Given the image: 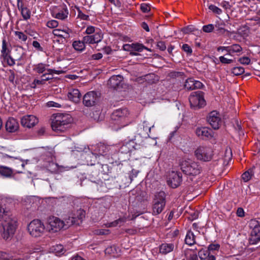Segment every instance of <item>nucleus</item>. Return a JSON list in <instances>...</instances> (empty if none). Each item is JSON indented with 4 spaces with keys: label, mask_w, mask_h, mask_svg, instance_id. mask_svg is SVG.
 Returning a JSON list of instances; mask_svg holds the SVG:
<instances>
[{
    "label": "nucleus",
    "mask_w": 260,
    "mask_h": 260,
    "mask_svg": "<svg viewBox=\"0 0 260 260\" xmlns=\"http://www.w3.org/2000/svg\"><path fill=\"white\" fill-rule=\"evenodd\" d=\"M2 237L6 241L10 240L13 237L17 226V218L13 216L2 223Z\"/></svg>",
    "instance_id": "f257e3e1"
},
{
    "label": "nucleus",
    "mask_w": 260,
    "mask_h": 260,
    "mask_svg": "<svg viewBox=\"0 0 260 260\" xmlns=\"http://www.w3.org/2000/svg\"><path fill=\"white\" fill-rule=\"evenodd\" d=\"M71 122V117L68 115L59 114L52 120L51 127L56 132H64Z\"/></svg>",
    "instance_id": "f03ea898"
},
{
    "label": "nucleus",
    "mask_w": 260,
    "mask_h": 260,
    "mask_svg": "<svg viewBox=\"0 0 260 260\" xmlns=\"http://www.w3.org/2000/svg\"><path fill=\"white\" fill-rule=\"evenodd\" d=\"M182 171L187 175L197 176L201 173L202 168L199 162L192 160H183L180 162Z\"/></svg>",
    "instance_id": "7ed1b4c3"
},
{
    "label": "nucleus",
    "mask_w": 260,
    "mask_h": 260,
    "mask_svg": "<svg viewBox=\"0 0 260 260\" xmlns=\"http://www.w3.org/2000/svg\"><path fill=\"white\" fill-rule=\"evenodd\" d=\"M166 193L162 191L156 192L154 195L152 207V214L153 215L160 214L164 210L166 204Z\"/></svg>",
    "instance_id": "20e7f679"
},
{
    "label": "nucleus",
    "mask_w": 260,
    "mask_h": 260,
    "mask_svg": "<svg viewBox=\"0 0 260 260\" xmlns=\"http://www.w3.org/2000/svg\"><path fill=\"white\" fill-rule=\"evenodd\" d=\"M189 101L191 108L198 109L206 105L204 97V92L201 91L192 92L189 97Z\"/></svg>",
    "instance_id": "39448f33"
},
{
    "label": "nucleus",
    "mask_w": 260,
    "mask_h": 260,
    "mask_svg": "<svg viewBox=\"0 0 260 260\" xmlns=\"http://www.w3.org/2000/svg\"><path fill=\"white\" fill-rule=\"evenodd\" d=\"M197 158L201 161H210L214 155L213 150L210 147L200 146L194 152Z\"/></svg>",
    "instance_id": "423d86ee"
},
{
    "label": "nucleus",
    "mask_w": 260,
    "mask_h": 260,
    "mask_svg": "<svg viewBox=\"0 0 260 260\" xmlns=\"http://www.w3.org/2000/svg\"><path fill=\"white\" fill-rule=\"evenodd\" d=\"M27 230L32 237H39L43 234L45 226L40 220L34 219L28 225Z\"/></svg>",
    "instance_id": "0eeeda50"
},
{
    "label": "nucleus",
    "mask_w": 260,
    "mask_h": 260,
    "mask_svg": "<svg viewBox=\"0 0 260 260\" xmlns=\"http://www.w3.org/2000/svg\"><path fill=\"white\" fill-rule=\"evenodd\" d=\"M249 227L252 229L249 242L251 244H256L260 241V221L251 219L249 222Z\"/></svg>",
    "instance_id": "6e6552de"
},
{
    "label": "nucleus",
    "mask_w": 260,
    "mask_h": 260,
    "mask_svg": "<svg viewBox=\"0 0 260 260\" xmlns=\"http://www.w3.org/2000/svg\"><path fill=\"white\" fill-rule=\"evenodd\" d=\"M118 146L116 145H108L104 143H99L96 147L97 153H92V156L95 159L97 155L105 156L112 153L113 151H116Z\"/></svg>",
    "instance_id": "1a4fd4ad"
},
{
    "label": "nucleus",
    "mask_w": 260,
    "mask_h": 260,
    "mask_svg": "<svg viewBox=\"0 0 260 260\" xmlns=\"http://www.w3.org/2000/svg\"><path fill=\"white\" fill-rule=\"evenodd\" d=\"M100 97V94L96 91H89L84 95L83 104L87 107L94 106L98 103Z\"/></svg>",
    "instance_id": "9d476101"
},
{
    "label": "nucleus",
    "mask_w": 260,
    "mask_h": 260,
    "mask_svg": "<svg viewBox=\"0 0 260 260\" xmlns=\"http://www.w3.org/2000/svg\"><path fill=\"white\" fill-rule=\"evenodd\" d=\"M85 211L82 209L76 211V213L72 214L67 218H64L67 224L70 226L73 224L79 225L85 217Z\"/></svg>",
    "instance_id": "9b49d317"
},
{
    "label": "nucleus",
    "mask_w": 260,
    "mask_h": 260,
    "mask_svg": "<svg viewBox=\"0 0 260 260\" xmlns=\"http://www.w3.org/2000/svg\"><path fill=\"white\" fill-rule=\"evenodd\" d=\"M64 221L57 217H50L48 220L47 229L49 232L55 233L59 231L64 226Z\"/></svg>",
    "instance_id": "f8f14e48"
},
{
    "label": "nucleus",
    "mask_w": 260,
    "mask_h": 260,
    "mask_svg": "<svg viewBox=\"0 0 260 260\" xmlns=\"http://www.w3.org/2000/svg\"><path fill=\"white\" fill-rule=\"evenodd\" d=\"M182 181V173L178 171L171 172L168 177L167 182L169 186L173 188L180 185Z\"/></svg>",
    "instance_id": "ddd939ff"
},
{
    "label": "nucleus",
    "mask_w": 260,
    "mask_h": 260,
    "mask_svg": "<svg viewBox=\"0 0 260 260\" xmlns=\"http://www.w3.org/2000/svg\"><path fill=\"white\" fill-rule=\"evenodd\" d=\"M208 122L214 129H218L222 124L219 113L216 111L211 112L207 117Z\"/></svg>",
    "instance_id": "4468645a"
},
{
    "label": "nucleus",
    "mask_w": 260,
    "mask_h": 260,
    "mask_svg": "<svg viewBox=\"0 0 260 260\" xmlns=\"http://www.w3.org/2000/svg\"><path fill=\"white\" fill-rule=\"evenodd\" d=\"M103 38V34L101 30H98L94 34L84 36L83 38V42L86 44H93L101 42Z\"/></svg>",
    "instance_id": "2eb2a0df"
},
{
    "label": "nucleus",
    "mask_w": 260,
    "mask_h": 260,
    "mask_svg": "<svg viewBox=\"0 0 260 260\" xmlns=\"http://www.w3.org/2000/svg\"><path fill=\"white\" fill-rule=\"evenodd\" d=\"M129 114L126 108H120L115 110L111 116V120L118 122L123 120Z\"/></svg>",
    "instance_id": "dca6fc26"
},
{
    "label": "nucleus",
    "mask_w": 260,
    "mask_h": 260,
    "mask_svg": "<svg viewBox=\"0 0 260 260\" xmlns=\"http://www.w3.org/2000/svg\"><path fill=\"white\" fill-rule=\"evenodd\" d=\"M109 87L118 90L122 88L123 77L121 75L113 76L108 80Z\"/></svg>",
    "instance_id": "f3484780"
},
{
    "label": "nucleus",
    "mask_w": 260,
    "mask_h": 260,
    "mask_svg": "<svg viewBox=\"0 0 260 260\" xmlns=\"http://www.w3.org/2000/svg\"><path fill=\"white\" fill-rule=\"evenodd\" d=\"M154 126L153 124H150L148 121L145 120L143 124L139 126L138 133L139 136L142 138H147L149 136L151 127Z\"/></svg>",
    "instance_id": "a211bd4d"
},
{
    "label": "nucleus",
    "mask_w": 260,
    "mask_h": 260,
    "mask_svg": "<svg viewBox=\"0 0 260 260\" xmlns=\"http://www.w3.org/2000/svg\"><path fill=\"white\" fill-rule=\"evenodd\" d=\"M203 86L202 82L195 80L193 78H189L186 80L184 87L187 90H192L196 89H200Z\"/></svg>",
    "instance_id": "6ab92c4d"
},
{
    "label": "nucleus",
    "mask_w": 260,
    "mask_h": 260,
    "mask_svg": "<svg viewBox=\"0 0 260 260\" xmlns=\"http://www.w3.org/2000/svg\"><path fill=\"white\" fill-rule=\"evenodd\" d=\"M38 122L37 117L34 115L24 116L21 120V125L24 127L30 128L35 126Z\"/></svg>",
    "instance_id": "aec40b11"
},
{
    "label": "nucleus",
    "mask_w": 260,
    "mask_h": 260,
    "mask_svg": "<svg viewBox=\"0 0 260 260\" xmlns=\"http://www.w3.org/2000/svg\"><path fill=\"white\" fill-rule=\"evenodd\" d=\"M5 127L8 132L15 133L19 129V123L15 118H9L6 123Z\"/></svg>",
    "instance_id": "412c9836"
},
{
    "label": "nucleus",
    "mask_w": 260,
    "mask_h": 260,
    "mask_svg": "<svg viewBox=\"0 0 260 260\" xmlns=\"http://www.w3.org/2000/svg\"><path fill=\"white\" fill-rule=\"evenodd\" d=\"M225 50L227 52L226 55H231L233 53H240L242 51V48L238 44H235L230 46H220L217 50Z\"/></svg>",
    "instance_id": "4be33fe9"
},
{
    "label": "nucleus",
    "mask_w": 260,
    "mask_h": 260,
    "mask_svg": "<svg viewBox=\"0 0 260 260\" xmlns=\"http://www.w3.org/2000/svg\"><path fill=\"white\" fill-rule=\"evenodd\" d=\"M196 135L202 139L210 138L213 137L212 131L208 127H198L196 130Z\"/></svg>",
    "instance_id": "5701e85b"
},
{
    "label": "nucleus",
    "mask_w": 260,
    "mask_h": 260,
    "mask_svg": "<svg viewBox=\"0 0 260 260\" xmlns=\"http://www.w3.org/2000/svg\"><path fill=\"white\" fill-rule=\"evenodd\" d=\"M214 25L215 32L220 35H224L226 33V35L231 37L232 34H235V31L230 32L224 29V26L225 23L223 22H216Z\"/></svg>",
    "instance_id": "b1692460"
},
{
    "label": "nucleus",
    "mask_w": 260,
    "mask_h": 260,
    "mask_svg": "<svg viewBox=\"0 0 260 260\" xmlns=\"http://www.w3.org/2000/svg\"><path fill=\"white\" fill-rule=\"evenodd\" d=\"M81 96V94L78 89H72L68 93L69 99L75 103L79 102Z\"/></svg>",
    "instance_id": "393cba45"
},
{
    "label": "nucleus",
    "mask_w": 260,
    "mask_h": 260,
    "mask_svg": "<svg viewBox=\"0 0 260 260\" xmlns=\"http://www.w3.org/2000/svg\"><path fill=\"white\" fill-rule=\"evenodd\" d=\"M13 170L8 167L0 165V176L5 178H10L13 176Z\"/></svg>",
    "instance_id": "a878e982"
},
{
    "label": "nucleus",
    "mask_w": 260,
    "mask_h": 260,
    "mask_svg": "<svg viewBox=\"0 0 260 260\" xmlns=\"http://www.w3.org/2000/svg\"><path fill=\"white\" fill-rule=\"evenodd\" d=\"M49 64L40 62L35 64L32 66V71L39 74H43L46 71L47 68L49 67Z\"/></svg>",
    "instance_id": "bb28decb"
},
{
    "label": "nucleus",
    "mask_w": 260,
    "mask_h": 260,
    "mask_svg": "<svg viewBox=\"0 0 260 260\" xmlns=\"http://www.w3.org/2000/svg\"><path fill=\"white\" fill-rule=\"evenodd\" d=\"M174 247L173 243H163L159 246V252L162 254H167L173 251Z\"/></svg>",
    "instance_id": "cd10ccee"
},
{
    "label": "nucleus",
    "mask_w": 260,
    "mask_h": 260,
    "mask_svg": "<svg viewBox=\"0 0 260 260\" xmlns=\"http://www.w3.org/2000/svg\"><path fill=\"white\" fill-rule=\"evenodd\" d=\"M133 141H129L122 144L118 150L121 153L127 154L133 150Z\"/></svg>",
    "instance_id": "c85d7f7f"
},
{
    "label": "nucleus",
    "mask_w": 260,
    "mask_h": 260,
    "mask_svg": "<svg viewBox=\"0 0 260 260\" xmlns=\"http://www.w3.org/2000/svg\"><path fill=\"white\" fill-rule=\"evenodd\" d=\"M13 216L9 210H7L0 204V221L3 222Z\"/></svg>",
    "instance_id": "c756f323"
},
{
    "label": "nucleus",
    "mask_w": 260,
    "mask_h": 260,
    "mask_svg": "<svg viewBox=\"0 0 260 260\" xmlns=\"http://www.w3.org/2000/svg\"><path fill=\"white\" fill-rule=\"evenodd\" d=\"M51 251L56 255L60 256L65 252L66 250L61 244H56L52 246L50 248Z\"/></svg>",
    "instance_id": "7c9ffc66"
},
{
    "label": "nucleus",
    "mask_w": 260,
    "mask_h": 260,
    "mask_svg": "<svg viewBox=\"0 0 260 260\" xmlns=\"http://www.w3.org/2000/svg\"><path fill=\"white\" fill-rule=\"evenodd\" d=\"M184 255L186 260H198V255L196 252L191 249H187L185 250Z\"/></svg>",
    "instance_id": "2f4dec72"
},
{
    "label": "nucleus",
    "mask_w": 260,
    "mask_h": 260,
    "mask_svg": "<svg viewBox=\"0 0 260 260\" xmlns=\"http://www.w3.org/2000/svg\"><path fill=\"white\" fill-rule=\"evenodd\" d=\"M255 169L254 167L248 169L247 171L245 172L242 175V178L244 182H247L249 181L251 177L254 175V169Z\"/></svg>",
    "instance_id": "473e14b6"
},
{
    "label": "nucleus",
    "mask_w": 260,
    "mask_h": 260,
    "mask_svg": "<svg viewBox=\"0 0 260 260\" xmlns=\"http://www.w3.org/2000/svg\"><path fill=\"white\" fill-rule=\"evenodd\" d=\"M185 243L189 246H191L196 243L195 236L193 232L188 231L186 234L185 239Z\"/></svg>",
    "instance_id": "72a5a7b5"
},
{
    "label": "nucleus",
    "mask_w": 260,
    "mask_h": 260,
    "mask_svg": "<svg viewBox=\"0 0 260 260\" xmlns=\"http://www.w3.org/2000/svg\"><path fill=\"white\" fill-rule=\"evenodd\" d=\"M85 42H83V39L82 41H75L73 43V48L77 51H82L85 48Z\"/></svg>",
    "instance_id": "f704fd0d"
},
{
    "label": "nucleus",
    "mask_w": 260,
    "mask_h": 260,
    "mask_svg": "<svg viewBox=\"0 0 260 260\" xmlns=\"http://www.w3.org/2000/svg\"><path fill=\"white\" fill-rule=\"evenodd\" d=\"M53 33L55 36L63 38L64 39H68L70 37V35L68 32L59 29H54L53 31Z\"/></svg>",
    "instance_id": "c9c22d12"
},
{
    "label": "nucleus",
    "mask_w": 260,
    "mask_h": 260,
    "mask_svg": "<svg viewBox=\"0 0 260 260\" xmlns=\"http://www.w3.org/2000/svg\"><path fill=\"white\" fill-rule=\"evenodd\" d=\"M15 54L14 57L17 60H22L23 59L24 55L25 54L23 47H19L15 49Z\"/></svg>",
    "instance_id": "e433bc0d"
},
{
    "label": "nucleus",
    "mask_w": 260,
    "mask_h": 260,
    "mask_svg": "<svg viewBox=\"0 0 260 260\" xmlns=\"http://www.w3.org/2000/svg\"><path fill=\"white\" fill-rule=\"evenodd\" d=\"M68 11L67 9H62L55 14V17L57 19L64 20L68 17Z\"/></svg>",
    "instance_id": "4c0bfd02"
},
{
    "label": "nucleus",
    "mask_w": 260,
    "mask_h": 260,
    "mask_svg": "<svg viewBox=\"0 0 260 260\" xmlns=\"http://www.w3.org/2000/svg\"><path fill=\"white\" fill-rule=\"evenodd\" d=\"M126 221V217H123L119 218V219H118L113 222L108 223L106 224V225L107 227H109V228L115 227L119 224H120L121 223H123L125 222Z\"/></svg>",
    "instance_id": "58836bf2"
},
{
    "label": "nucleus",
    "mask_w": 260,
    "mask_h": 260,
    "mask_svg": "<svg viewBox=\"0 0 260 260\" xmlns=\"http://www.w3.org/2000/svg\"><path fill=\"white\" fill-rule=\"evenodd\" d=\"M47 106L48 107L65 108L66 105L63 102H56L49 101L47 103Z\"/></svg>",
    "instance_id": "ea45409f"
},
{
    "label": "nucleus",
    "mask_w": 260,
    "mask_h": 260,
    "mask_svg": "<svg viewBox=\"0 0 260 260\" xmlns=\"http://www.w3.org/2000/svg\"><path fill=\"white\" fill-rule=\"evenodd\" d=\"M2 56L3 57L5 56H8V54H10V51L7 48V43L6 40L4 39L2 42V49L1 51Z\"/></svg>",
    "instance_id": "a19ab883"
},
{
    "label": "nucleus",
    "mask_w": 260,
    "mask_h": 260,
    "mask_svg": "<svg viewBox=\"0 0 260 260\" xmlns=\"http://www.w3.org/2000/svg\"><path fill=\"white\" fill-rule=\"evenodd\" d=\"M78 15L77 17L83 20H89V16L88 15L84 14L79 7H76Z\"/></svg>",
    "instance_id": "79ce46f5"
},
{
    "label": "nucleus",
    "mask_w": 260,
    "mask_h": 260,
    "mask_svg": "<svg viewBox=\"0 0 260 260\" xmlns=\"http://www.w3.org/2000/svg\"><path fill=\"white\" fill-rule=\"evenodd\" d=\"M20 11L24 20H27L30 18L31 12L27 7L22 9Z\"/></svg>",
    "instance_id": "37998d69"
},
{
    "label": "nucleus",
    "mask_w": 260,
    "mask_h": 260,
    "mask_svg": "<svg viewBox=\"0 0 260 260\" xmlns=\"http://www.w3.org/2000/svg\"><path fill=\"white\" fill-rule=\"evenodd\" d=\"M147 49L143 44L139 43H132V52H141L143 49Z\"/></svg>",
    "instance_id": "c03bdc74"
},
{
    "label": "nucleus",
    "mask_w": 260,
    "mask_h": 260,
    "mask_svg": "<svg viewBox=\"0 0 260 260\" xmlns=\"http://www.w3.org/2000/svg\"><path fill=\"white\" fill-rule=\"evenodd\" d=\"M14 34L19 41L24 42L27 40V36L22 31H15Z\"/></svg>",
    "instance_id": "a18cd8bd"
},
{
    "label": "nucleus",
    "mask_w": 260,
    "mask_h": 260,
    "mask_svg": "<svg viewBox=\"0 0 260 260\" xmlns=\"http://www.w3.org/2000/svg\"><path fill=\"white\" fill-rule=\"evenodd\" d=\"M133 150H143L146 147L144 146V143H143V141H142L141 143L137 144L136 142V139L133 140Z\"/></svg>",
    "instance_id": "49530a36"
},
{
    "label": "nucleus",
    "mask_w": 260,
    "mask_h": 260,
    "mask_svg": "<svg viewBox=\"0 0 260 260\" xmlns=\"http://www.w3.org/2000/svg\"><path fill=\"white\" fill-rule=\"evenodd\" d=\"M209 254L210 252L208 250H205L203 249H202L198 252V255L201 259H206Z\"/></svg>",
    "instance_id": "de8ad7c7"
},
{
    "label": "nucleus",
    "mask_w": 260,
    "mask_h": 260,
    "mask_svg": "<svg viewBox=\"0 0 260 260\" xmlns=\"http://www.w3.org/2000/svg\"><path fill=\"white\" fill-rule=\"evenodd\" d=\"M232 72L236 76L240 75L244 73V69L241 67H234L233 68Z\"/></svg>",
    "instance_id": "09e8293b"
},
{
    "label": "nucleus",
    "mask_w": 260,
    "mask_h": 260,
    "mask_svg": "<svg viewBox=\"0 0 260 260\" xmlns=\"http://www.w3.org/2000/svg\"><path fill=\"white\" fill-rule=\"evenodd\" d=\"M208 8L209 10L212 11L214 13L216 14H220L222 13V10L220 8H218L216 6L214 5H210L208 6Z\"/></svg>",
    "instance_id": "8fccbe9b"
},
{
    "label": "nucleus",
    "mask_w": 260,
    "mask_h": 260,
    "mask_svg": "<svg viewBox=\"0 0 260 260\" xmlns=\"http://www.w3.org/2000/svg\"><path fill=\"white\" fill-rule=\"evenodd\" d=\"M0 259L2 260H14L13 256L3 251H0Z\"/></svg>",
    "instance_id": "3c124183"
},
{
    "label": "nucleus",
    "mask_w": 260,
    "mask_h": 260,
    "mask_svg": "<svg viewBox=\"0 0 260 260\" xmlns=\"http://www.w3.org/2000/svg\"><path fill=\"white\" fill-rule=\"evenodd\" d=\"M202 29L205 32H211L214 30V25L212 24L204 25Z\"/></svg>",
    "instance_id": "603ef678"
},
{
    "label": "nucleus",
    "mask_w": 260,
    "mask_h": 260,
    "mask_svg": "<svg viewBox=\"0 0 260 260\" xmlns=\"http://www.w3.org/2000/svg\"><path fill=\"white\" fill-rule=\"evenodd\" d=\"M123 49L125 51L130 52V54L132 55H137L138 54L137 53L132 52V44H124L123 46Z\"/></svg>",
    "instance_id": "864d4df0"
},
{
    "label": "nucleus",
    "mask_w": 260,
    "mask_h": 260,
    "mask_svg": "<svg viewBox=\"0 0 260 260\" xmlns=\"http://www.w3.org/2000/svg\"><path fill=\"white\" fill-rule=\"evenodd\" d=\"M5 60H6L7 62V63L10 66H12L15 64V59L13 58L10 54H8V56H5L3 57Z\"/></svg>",
    "instance_id": "5fc2aeb1"
},
{
    "label": "nucleus",
    "mask_w": 260,
    "mask_h": 260,
    "mask_svg": "<svg viewBox=\"0 0 260 260\" xmlns=\"http://www.w3.org/2000/svg\"><path fill=\"white\" fill-rule=\"evenodd\" d=\"M100 30L99 29H95V27L93 26H88L85 30V33L88 35H91L94 34L96 31Z\"/></svg>",
    "instance_id": "6e6d98bb"
},
{
    "label": "nucleus",
    "mask_w": 260,
    "mask_h": 260,
    "mask_svg": "<svg viewBox=\"0 0 260 260\" xmlns=\"http://www.w3.org/2000/svg\"><path fill=\"white\" fill-rule=\"evenodd\" d=\"M47 72H45L42 76L41 77H45L47 75H52L53 74H59V72L55 70L48 69L47 68L46 71Z\"/></svg>",
    "instance_id": "4d7b16f0"
},
{
    "label": "nucleus",
    "mask_w": 260,
    "mask_h": 260,
    "mask_svg": "<svg viewBox=\"0 0 260 260\" xmlns=\"http://www.w3.org/2000/svg\"><path fill=\"white\" fill-rule=\"evenodd\" d=\"M58 25V22L57 21L55 20H51L48 21L46 25L51 28H53L56 27Z\"/></svg>",
    "instance_id": "13d9d810"
},
{
    "label": "nucleus",
    "mask_w": 260,
    "mask_h": 260,
    "mask_svg": "<svg viewBox=\"0 0 260 260\" xmlns=\"http://www.w3.org/2000/svg\"><path fill=\"white\" fill-rule=\"evenodd\" d=\"M219 59L220 61L223 64H230L234 62L233 59H228L223 56L219 57Z\"/></svg>",
    "instance_id": "bf43d9fd"
},
{
    "label": "nucleus",
    "mask_w": 260,
    "mask_h": 260,
    "mask_svg": "<svg viewBox=\"0 0 260 260\" xmlns=\"http://www.w3.org/2000/svg\"><path fill=\"white\" fill-rule=\"evenodd\" d=\"M141 11L144 13H147L150 10V5L147 4H142L140 6Z\"/></svg>",
    "instance_id": "052dcab7"
},
{
    "label": "nucleus",
    "mask_w": 260,
    "mask_h": 260,
    "mask_svg": "<svg viewBox=\"0 0 260 260\" xmlns=\"http://www.w3.org/2000/svg\"><path fill=\"white\" fill-rule=\"evenodd\" d=\"M182 49L188 54H191L192 52L191 48L187 44L182 45Z\"/></svg>",
    "instance_id": "680f3d73"
},
{
    "label": "nucleus",
    "mask_w": 260,
    "mask_h": 260,
    "mask_svg": "<svg viewBox=\"0 0 260 260\" xmlns=\"http://www.w3.org/2000/svg\"><path fill=\"white\" fill-rule=\"evenodd\" d=\"M239 61L243 64H248L250 62V59L248 57H242L239 59Z\"/></svg>",
    "instance_id": "e2e57ef3"
},
{
    "label": "nucleus",
    "mask_w": 260,
    "mask_h": 260,
    "mask_svg": "<svg viewBox=\"0 0 260 260\" xmlns=\"http://www.w3.org/2000/svg\"><path fill=\"white\" fill-rule=\"evenodd\" d=\"M194 28L192 25H189L185 28H183L182 31L184 34H188L194 30Z\"/></svg>",
    "instance_id": "0e129e2a"
},
{
    "label": "nucleus",
    "mask_w": 260,
    "mask_h": 260,
    "mask_svg": "<svg viewBox=\"0 0 260 260\" xmlns=\"http://www.w3.org/2000/svg\"><path fill=\"white\" fill-rule=\"evenodd\" d=\"M32 46L38 51H43V48L41 46L40 43L37 41H34L32 42Z\"/></svg>",
    "instance_id": "69168bd1"
},
{
    "label": "nucleus",
    "mask_w": 260,
    "mask_h": 260,
    "mask_svg": "<svg viewBox=\"0 0 260 260\" xmlns=\"http://www.w3.org/2000/svg\"><path fill=\"white\" fill-rule=\"evenodd\" d=\"M219 244H211L209 245L208 250L210 252V251L218 250L219 248Z\"/></svg>",
    "instance_id": "338daca9"
},
{
    "label": "nucleus",
    "mask_w": 260,
    "mask_h": 260,
    "mask_svg": "<svg viewBox=\"0 0 260 260\" xmlns=\"http://www.w3.org/2000/svg\"><path fill=\"white\" fill-rule=\"evenodd\" d=\"M157 47L161 51H164L166 49L165 43L163 41H159L157 44Z\"/></svg>",
    "instance_id": "774afa93"
}]
</instances>
